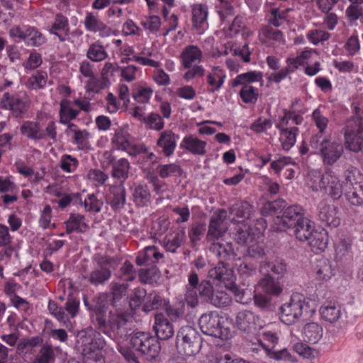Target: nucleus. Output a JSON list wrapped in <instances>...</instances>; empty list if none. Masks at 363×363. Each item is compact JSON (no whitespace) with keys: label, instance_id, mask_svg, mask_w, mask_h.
I'll return each instance as SVG.
<instances>
[{"label":"nucleus","instance_id":"nucleus-1","mask_svg":"<svg viewBox=\"0 0 363 363\" xmlns=\"http://www.w3.org/2000/svg\"><path fill=\"white\" fill-rule=\"evenodd\" d=\"M131 348L139 352L150 363L162 361L161 345L159 340L148 333L137 332L130 337Z\"/></svg>","mask_w":363,"mask_h":363},{"label":"nucleus","instance_id":"nucleus-2","mask_svg":"<svg viewBox=\"0 0 363 363\" xmlns=\"http://www.w3.org/2000/svg\"><path fill=\"white\" fill-rule=\"evenodd\" d=\"M213 291V286L210 281L203 279L200 281L198 274L191 271L188 276L184 300L189 306L195 308L199 304V298L208 303Z\"/></svg>","mask_w":363,"mask_h":363},{"label":"nucleus","instance_id":"nucleus-3","mask_svg":"<svg viewBox=\"0 0 363 363\" xmlns=\"http://www.w3.org/2000/svg\"><path fill=\"white\" fill-rule=\"evenodd\" d=\"M310 145L318 150L325 164H334L342 155L344 147L341 142L333 138L330 135L312 136Z\"/></svg>","mask_w":363,"mask_h":363},{"label":"nucleus","instance_id":"nucleus-4","mask_svg":"<svg viewBox=\"0 0 363 363\" xmlns=\"http://www.w3.org/2000/svg\"><path fill=\"white\" fill-rule=\"evenodd\" d=\"M345 199L357 207L363 206V175L359 170L352 166L344 172Z\"/></svg>","mask_w":363,"mask_h":363},{"label":"nucleus","instance_id":"nucleus-5","mask_svg":"<svg viewBox=\"0 0 363 363\" xmlns=\"http://www.w3.org/2000/svg\"><path fill=\"white\" fill-rule=\"evenodd\" d=\"M128 315L125 313L109 312V318L106 320V328L98 330L116 341H124L132 335L133 331L128 320Z\"/></svg>","mask_w":363,"mask_h":363},{"label":"nucleus","instance_id":"nucleus-6","mask_svg":"<svg viewBox=\"0 0 363 363\" xmlns=\"http://www.w3.org/2000/svg\"><path fill=\"white\" fill-rule=\"evenodd\" d=\"M176 338V345L184 354L190 357L200 352L202 338L196 328L190 325L182 326L177 332Z\"/></svg>","mask_w":363,"mask_h":363},{"label":"nucleus","instance_id":"nucleus-7","mask_svg":"<svg viewBox=\"0 0 363 363\" xmlns=\"http://www.w3.org/2000/svg\"><path fill=\"white\" fill-rule=\"evenodd\" d=\"M106 345V341L100 331L87 328L79 331L76 335L74 347L82 355L90 352H99Z\"/></svg>","mask_w":363,"mask_h":363},{"label":"nucleus","instance_id":"nucleus-8","mask_svg":"<svg viewBox=\"0 0 363 363\" xmlns=\"http://www.w3.org/2000/svg\"><path fill=\"white\" fill-rule=\"evenodd\" d=\"M308 308V304L299 295L291 297L289 302L281 305L279 309L280 320L287 325L296 323Z\"/></svg>","mask_w":363,"mask_h":363},{"label":"nucleus","instance_id":"nucleus-9","mask_svg":"<svg viewBox=\"0 0 363 363\" xmlns=\"http://www.w3.org/2000/svg\"><path fill=\"white\" fill-rule=\"evenodd\" d=\"M224 319L216 311H208L201 315L199 325L205 335L216 338L227 339L228 330L223 325Z\"/></svg>","mask_w":363,"mask_h":363},{"label":"nucleus","instance_id":"nucleus-10","mask_svg":"<svg viewBox=\"0 0 363 363\" xmlns=\"http://www.w3.org/2000/svg\"><path fill=\"white\" fill-rule=\"evenodd\" d=\"M362 133L363 118L359 115L352 117L346 125L345 133L346 147L353 152L362 150L363 139L361 134Z\"/></svg>","mask_w":363,"mask_h":363},{"label":"nucleus","instance_id":"nucleus-11","mask_svg":"<svg viewBox=\"0 0 363 363\" xmlns=\"http://www.w3.org/2000/svg\"><path fill=\"white\" fill-rule=\"evenodd\" d=\"M316 190H323L325 193L333 200H338L345 194V180L342 184L339 179L332 174V172H326L324 174H318Z\"/></svg>","mask_w":363,"mask_h":363},{"label":"nucleus","instance_id":"nucleus-12","mask_svg":"<svg viewBox=\"0 0 363 363\" xmlns=\"http://www.w3.org/2000/svg\"><path fill=\"white\" fill-rule=\"evenodd\" d=\"M235 324L239 330L247 333H256L263 328V321L260 318L247 310L238 313Z\"/></svg>","mask_w":363,"mask_h":363},{"label":"nucleus","instance_id":"nucleus-13","mask_svg":"<svg viewBox=\"0 0 363 363\" xmlns=\"http://www.w3.org/2000/svg\"><path fill=\"white\" fill-rule=\"evenodd\" d=\"M3 108L10 110L13 117L22 118L29 108L28 100L23 99L18 95H11L9 92L4 94L1 99Z\"/></svg>","mask_w":363,"mask_h":363},{"label":"nucleus","instance_id":"nucleus-14","mask_svg":"<svg viewBox=\"0 0 363 363\" xmlns=\"http://www.w3.org/2000/svg\"><path fill=\"white\" fill-rule=\"evenodd\" d=\"M108 294L106 293L99 294L92 300V323L96 330H104L106 328V313L108 309L107 304Z\"/></svg>","mask_w":363,"mask_h":363},{"label":"nucleus","instance_id":"nucleus-15","mask_svg":"<svg viewBox=\"0 0 363 363\" xmlns=\"http://www.w3.org/2000/svg\"><path fill=\"white\" fill-rule=\"evenodd\" d=\"M227 211L225 209H219L211 217L207 238L209 240H217L223 237L228 230L225 223Z\"/></svg>","mask_w":363,"mask_h":363},{"label":"nucleus","instance_id":"nucleus-16","mask_svg":"<svg viewBox=\"0 0 363 363\" xmlns=\"http://www.w3.org/2000/svg\"><path fill=\"white\" fill-rule=\"evenodd\" d=\"M210 250L216 253L219 259L218 263L215 267H223L227 270H232L228 262L235 259L237 253L231 242H213Z\"/></svg>","mask_w":363,"mask_h":363},{"label":"nucleus","instance_id":"nucleus-17","mask_svg":"<svg viewBox=\"0 0 363 363\" xmlns=\"http://www.w3.org/2000/svg\"><path fill=\"white\" fill-rule=\"evenodd\" d=\"M208 277L223 283L225 288L235 296H242V291L235 283V276L233 270H227L223 267H214L208 271Z\"/></svg>","mask_w":363,"mask_h":363},{"label":"nucleus","instance_id":"nucleus-18","mask_svg":"<svg viewBox=\"0 0 363 363\" xmlns=\"http://www.w3.org/2000/svg\"><path fill=\"white\" fill-rule=\"evenodd\" d=\"M341 213L334 205L320 203L318 206V216L319 220L325 226L333 228H337L341 223Z\"/></svg>","mask_w":363,"mask_h":363},{"label":"nucleus","instance_id":"nucleus-19","mask_svg":"<svg viewBox=\"0 0 363 363\" xmlns=\"http://www.w3.org/2000/svg\"><path fill=\"white\" fill-rule=\"evenodd\" d=\"M279 223L289 229H293L304 218V211L299 205H292L282 209L281 216H277Z\"/></svg>","mask_w":363,"mask_h":363},{"label":"nucleus","instance_id":"nucleus-20","mask_svg":"<svg viewBox=\"0 0 363 363\" xmlns=\"http://www.w3.org/2000/svg\"><path fill=\"white\" fill-rule=\"evenodd\" d=\"M153 330L158 340H169L174 335V328L172 323L162 313H155Z\"/></svg>","mask_w":363,"mask_h":363},{"label":"nucleus","instance_id":"nucleus-21","mask_svg":"<svg viewBox=\"0 0 363 363\" xmlns=\"http://www.w3.org/2000/svg\"><path fill=\"white\" fill-rule=\"evenodd\" d=\"M108 203L114 211L123 209L126 203V191L123 184L113 185L109 188Z\"/></svg>","mask_w":363,"mask_h":363},{"label":"nucleus","instance_id":"nucleus-22","mask_svg":"<svg viewBox=\"0 0 363 363\" xmlns=\"http://www.w3.org/2000/svg\"><path fill=\"white\" fill-rule=\"evenodd\" d=\"M206 142L193 135H189L183 138L180 147L188 150L193 155H204L206 153Z\"/></svg>","mask_w":363,"mask_h":363},{"label":"nucleus","instance_id":"nucleus-23","mask_svg":"<svg viewBox=\"0 0 363 363\" xmlns=\"http://www.w3.org/2000/svg\"><path fill=\"white\" fill-rule=\"evenodd\" d=\"M307 242L314 253L323 252L328 244V233L324 229L320 231L314 230Z\"/></svg>","mask_w":363,"mask_h":363},{"label":"nucleus","instance_id":"nucleus-24","mask_svg":"<svg viewBox=\"0 0 363 363\" xmlns=\"http://www.w3.org/2000/svg\"><path fill=\"white\" fill-rule=\"evenodd\" d=\"M157 145L162 149L164 155L169 157L176 148V135L172 130H165L160 133Z\"/></svg>","mask_w":363,"mask_h":363},{"label":"nucleus","instance_id":"nucleus-25","mask_svg":"<svg viewBox=\"0 0 363 363\" xmlns=\"http://www.w3.org/2000/svg\"><path fill=\"white\" fill-rule=\"evenodd\" d=\"M258 286L262 291L270 296H277L283 291V287L280 282L269 274L264 276L260 279Z\"/></svg>","mask_w":363,"mask_h":363},{"label":"nucleus","instance_id":"nucleus-26","mask_svg":"<svg viewBox=\"0 0 363 363\" xmlns=\"http://www.w3.org/2000/svg\"><path fill=\"white\" fill-rule=\"evenodd\" d=\"M292 230L296 238L301 242H307L315 230L313 223L306 217Z\"/></svg>","mask_w":363,"mask_h":363},{"label":"nucleus","instance_id":"nucleus-27","mask_svg":"<svg viewBox=\"0 0 363 363\" xmlns=\"http://www.w3.org/2000/svg\"><path fill=\"white\" fill-rule=\"evenodd\" d=\"M201 57V50L195 45L186 47L181 54L182 65L186 69H189L194 62H199Z\"/></svg>","mask_w":363,"mask_h":363},{"label":"nucleus","instance_id":"nucleus-28","mask_svg":"<svg viewBox=\"0 0 363 363\" xmlns=\"http://www.w3.org/2000/svg\"><path fill=\"white\" fill-rule=\"evenodd\" d=\"M193 27L197 30L201 29L207 22L208 7L203 4H194L192 6Z\"/></svg>","mask_w":363,"mask_h":363},{"label":"nucleus","instance_id":"nucleus-29","mask_svg":"<svg viewBox=\"0 0 363 363\" xmlns=\"http://www.w3.org/2000/svg\"><path fill=\"white\" fill-rule=\"evenodd\" d=\"M130 163L128 160L125 158H121L113 163L111 170V177L121 182L120 184L124 183V182L128 178Z\"/></svg>","mask_w":363,"mask_h":363},{"label":"nucleus","instance_id":"nucleus-30","mask_svg":"<svg viewBox=\"0 0 363 363\" xmlns=\"http://www.w3.org/2000/svg\"><path fill=\"white\" fill-rule=\"evenodd\" d=\"M303 335L305 341L315 344L323 337V328L316 323H309L303 327Z\"/></svg>","mask_w":363,"mask_h":363},{"label":"nucleus","instance_id":"nucleus-31","mask_svg":"<svg viewBox=\"0 0 363 363\" xmlns=\"http://www.w3.org/2000/svg\"><path fill=\"white\" fill-rule=\"evenodd\" d=\"M69 24L67 18L62 13L56 15L55 22L50 28V32L60 38V41H65L68 35Z\"/></svg>","mask_w":363,"mask_h":363},{"label":"nucleus","instance_id":"nucleus-32","mask_svg":"<svg viewBox=\"0 0 363 363\" xmlns=\"http://www.w3.org/2000/svg\"><path fill=\"white\" fill-rule=\"evenodd\" d=\"M317 279L328 281L335 274V269L331 262L327 259H320L315 267Z\"/></svg>","mask_w":363,"mask_h":363},{"label":"nucleus","instance_id":"nucleus-33","mask_svg":"<svg viewBox=\"0 0 363 363\" xmlns=\"http://www.w3.org/2000/svg\"><path fill=\"white\" fill-rule=\"evenodd\" d=\"M84 26L86 29L91 32H103L108 35L110 29L92 13H88L84 19Z\"/></svg>","mask_w":363,"mask_h":363},{"label":"nucleus","instance_id":"nucleus-34","mask_svg":"<svg viewBox=\"0 0 363 363\" xmlns=\"http://www.w3.org/2000/svg\"><path fill=\"white\" fill-rule=\"evenodd\" d=\"M225 75L218 67H215L207 76V82L211 86V93L218 91L224 83Z\"/></svg>","mask_w":363,"mask_h":363},{"label":"nucleus","instance_id":"nucleus-35","mask_svg":"<svg viewBox=\"0 0 363 363\" xmlns=\"http://www.w3.org/2000/svg\"><path fill=\"white\" fill-rule=\"evenodd\" d=\"M128 288L129 285L125 283L112 282L110 284V294L111 295L110 301L111 306H116L117 303L127 296Z\"/></svg>","mask_w":363,"mask_h":363},{"label":"nucleus","instance_id":"nucleus-36","mask_svg":"<svg viewBox=\"0 0 363 363\" xmlns=\"http://www.w3.org/2000/svg\"><path fill=\"white\" fill-rule=\"evenodd\" d=\"M22 134L33 140H41L45 138V133L40 130L39 124L33 121H27L21 127Z\"/></svg>","mask_w":363,"mask_h":363},{"label":"nucleus","instance_id":"nucleus-37","mask_svg":"<svg viewBox=\"0 0 363 363\" xmlns=\"http://www.w3.org/2000/svg\"><path fill=\"white\" fill-rule=\"evenodd\" d=\"M111 271L108 268L97 267L91 272L89 280L96 286L104 285L111 279Z\"/></svg>","mask_w":363,"mask_h":363},{"label":"nucleus","instance_id":"nucleus-38","mask_svg":"<svg viewBox=\"0 0 363 363\" xmlns=\"http://www.w3.org/2000/svg\"><path fill=\"white\" fill-rule=\"evenodd\" d=\"M262 73L261 72L251 71L240 74L232 82V86L235 87L239 85L242 86L245 84H250L252 82H260L262 80Z\"/></svg>","mask_w":363,"mask_h":363},{"label":"nucleus","instance_id":"nucleus-39","mask_svg":"<svg viewBox=\"0 0 363 363\" xmlns=\"http://www.w3.org/2000/svg\"><path fill=\"white\" fill-rule=\"evenodd\" d=\"M321 318L330 323L336 322L340 317V308L335 303H330L320 308Z\"/></svg>","mask_w":363,"mask_h":363},{"label":"nucleus","instance_id":"nucleus-40","mask_svg":"<svg viewBox=\"0 0 363 363\" xmlns=\"http://www.w3.org/2000/svg\"><path fill=\"white\" fill-rule=\"evenodd\" d=\"M134 202L140 206H147L150 201V193L147 185H138L133 190Z\"/></svg>","mask_w":363,"mask_h":363},{"label":"nucleus","instance_id":"nucleus-41","mask_svg":"<svg viewBox=\"0 0 363 363\" xmlns=\"http://www.w3.org/2000/svg\"><path fill=\"white\" fill-rule=\"evenodd\" d=\"M298 128L293 127L289 129L280 130V141L284 150H289L296 143Z\"/></svg>","mask_w":363,"mask_h":363},{"label":"nucleus","instance_id":"nucleus-42","mask_svg":"<svg viewBox=\"0 0 363 363\" xmlns=\"http://www.w3.org/2000/svg\"><path fill=\"white\" fill-rule=\"evenodd\" d=\"M55 360L53 347L50 344H45L34 358L33 363H50Z\"/></svg>","mask_w":363,"mask_h":363},{"label":"nucleus","instance_id":"nucleus-43","mask_svg":"<svg viewBox=\"0 0 363 363\" xmlns=\"http://www.w3.org/2000/svg\"><path fill=\"white\" fill-rule=\"evenodd\" d=\"M186 237L184 229L177 231L174 235L170 238H166L164 240V247L171 252H175L183 243Z\"/></svg>","mask_w":363,"mask_h":363},{"label":"nucleus","instance_id":"nucleus-44","mask_svg":"<svg viewBox=\"0 0 363 363\" xmlns=\"http://www.w3.org/2000/svg\"><path fill=\"white\" fill-rule=\"evenodd\" d=\"M252 212V206L247 202H241L230 208V213L238 218L249 219Z\"/></svg>","mask_w":363,"mask_h":363},{"label":"nucleus","instance_id":"nucleus-45","mask_svg":"<svg viewBox=\"0 0 363 363\" xmlns=\"http://www.w3.org/2000/svg\"><path fill=\"white\" fill-rule=\"evenodd\" d=\"M157 171L160 177L163 179L171 176L180 177L183 173L181 167L175 163L159 165Z\"/></svg>","mask_w":363,"mask_h":363},{"label":"nucleus","instance_id":"nucleus-46","mask_svg":"<svg viewBox=\"0 0 363 363\" xmlns=\"http://www.w3.org/2000/svg\"><path fill=\"white\" fill-rule=\"evenodd\" d=\"M239 95L245 104H255L258 99L259 91L250 84L242 86Z\"/></svg>","mask_w":363,"mask_h":363},{"label":"nucleus","instance_id":"nucleus-47","mask_svg":"<svg viewBox=\"0 0 363 363\" xmlns=\"http://www.w3.org/2000/svg\"><path fill=\"white\" fill-rule=\"evenodd\" d=\"M231 303L230 296L223 291H214L208 302L216 307H225Z\"/></svg>","mask_w":363,"mask_h":363},{"label":"nucleus","instance_id":"nucleus-48","mask_svg":"<svg viewBox=\"0 0 363 363\" xmlns=\"http://www.w3.org/2000/svg\"><path fill=\"white\" fill-rule=\"evenodd\" d=\"M261 269H270V271L274 274H277L279 277H282L286 273L287 267L283 260H275L272 263L263 262L260 264Z\"/></svg>","mask_w":363,"mask_h":363},{"label":"nucleus","instance_id":"nucleus-49","mask_svg":"<svg viewBox=\"0 0 363 363\" xmlns=\"http://www.w3.org/2000/svg\"><path fill=\"white\" fill-rule=\"evenodd\" d=\"M112 142L118 150H126L130 146L128 135L121 128H118L115 131Z\"/></svg>","mask_w":363,"mask_h":363},{"label":"nucleus","instance_id":"nucleus-50","mask_svg":"<svg viewBox=\"0 0 363 363\" xmlns=\"http://www.w3.org/2000/svg\"><path fill=\"white\" fill-rule=\"evenodd\" d=\"M312 118L316 127L319 129L318 133L313 136H320V138L325 137V135H324L323 133L328 126V119L321 114L318 108L313 112Z\"/></svg>","mask_w":363,"mask_h":363},{"label":"nucleus","instance_id":"nucleus-51","mask_svg":"<svg viewBox=\"0 0 363 363\" xmlns=\"http://www.w3.org/2000/svg\"><path fill=\"white\" fill-rule=\"evenodd\" d=\"M163 304V299L156 293H151L147 297V301L143 306V310L150 312L160 308Z\"/></svg>","mask_w":363,"mask_h":363},{"label":"nucleus","instance_id":"nucleus-52","mask_svg":"<svg viewBox=\"0 0 363 363\" xmlns=\"http://www.w3.org/2000/svg\"><path fill=\"white\" fill-rule=\"evenodd\" d=\"M90 135V133L86 130L74 131L72 138L74 142L77 144L78 149L86 150L89 147L88 140Z\"/></svg>","mask_w":363,"mask_h":363},{"label":"nucleus","instance_id":"nucleus-53","mask_svg":"<svg viewBox=\"0 0 363 363\" xmlns=\"http://www.w3.org/2000/svg\"><path fill=\"white\" fill-rule=\"evenodd\" d=\"M268 251L265 249L264 244L253 242L247 247V255L253 259H262L267 256Z\"/></svg>","mask_w":363,"mask_h":363},{"label":"nucleus","instance_id":"nucleus-54","mask_svg":"<svg viewBox=\"0 0 363 363\" xmlns=\"http://www.w3.org/2000/svg\"><path fill=\"white\" fill-rule=\"evenodd\" d=\"M84 219V216L83 215L78 213L71 214L68 220L66 222V233L69 234L74 231L81 232L79 226Z\"/></svg>","mask_w":363,"mask_h":363},{"label":"nucleus","instance_id":"nucleus-55","mask_svg":"<svg viewBox=\"0 0 363 363\" xmlns=\"http://www.w3.org/2000/svg\"><path fill=\"white\" fill-rule=\"evenodd\" d=\"M87 57L92 61L99 62L107 57V53L101 45L93 44L88 50Z\"/></svg>","mask_w":363,"mask_h":363},{"label":"nucleus","instance_id":"nucleus-56","mask_svg":"<svg viewBox=\"0 0 363 363\" xmlns=\"http://www.w3.org/2000/svg\"><path fill=\"white\" fill-rule=\"evenodd\" d=\"M149 128L156 130H161L164 125L162 118L156 113H151L148 116L145 117L144 121Z\"/></svg>","mask_w":363,"mask_h":363},{"label":"nucleus","instance_id":"nucleus-57","mask_svg":"<svg viewBox=\"0 0 363 363\" xmlns=\"http://www.w3.org/2000/svg\"><path fill=\"white\" fill-rule=\"evenodd\" d=\"M284 201H274L267 202L262 208V214L267 215H274L279 211L282 212V209L284 208Z\"/></svg>","mask_w":363,"mask_h":363},{"label":"nucleus","instance_id":"nucleus-58","mask_svg":"<svg viewBox=\"0 0 363 363\" xmlns=\"http://www.w3.org/2000/svg\"><path fill=\"white\" fill-rule=\"evenodd\" d=\"M104 203L99 200L94 194H89L84 201V208L87 211L99 212Z\"/></svg>","mask_w":363,"mask_h":363},{"label":"nucleus","instance_id":"nucleus-59","mask_svg":"<svg viewBox=\"0 0 363 363\" xmlns=\"http://www.w3.org/2000/svg\"><path fill=\"white\" fill-rule=\"evenodd\" d=\"M290 165L295 167V163L290 157H283L273 161L270 166L275 174H279L281 170L286 171V169Z\"/></svg>","mask_w":363,"mask_h":363},{"label":"nucleus","instance_id":"nucleus-60","mask_svg":"<svg viewBox=\"0 0 363 363\" xmlns=\"http://www.w3.org/2000/svg\"><path fill=\"white\" fill-rule=\"evenodd\" d=\"M262 345L266 350L272 353V357L274 359L277 360H289L291 362L294 361L287 349L284 348L282 350H276L275 345H273L272 347H265L264 344Z\"/></svg>","mask_w":363,"mask_h":363},{"label":"nucleus","instance_id":"nucleus-61","mask_svg":"<svg viewBox=\"0 0 363 363\" xmlns=\"http://www.w3.org/2000/svg\"><path fill=\"white\" fill-rule=\"evenodd\" d=\"M48 307L50 313L53 315L57 320L63 323H66L67 318L64 309L59 306L55 301L50 300Z\"/></svg>","mask_w":363,"mask_h":363},{"label":"nucleus","instance_id":"nucleus-62","mask_svg":"<svg viewBox=\"0 0 363 363\" xmlns=\"http://www.w3.org/2000/svg\"><path fill=\"white\" fill-rule=\"evenodd\" d=\"M27 32L28 33H26L27 37L26 40L28 45L39 46L44 43L43 35L35 28H29Z\"/></svg>","mask_w":363,"mask_h":363},{"label":"nucleus","instance_id":"nucleus-63","mask_svg":"<svg viewBox=\"0 0 363 363\" xmlns=\"http://www.w3.org/2000/svg\"><path fill=\"white\" fill-rule=\"evenodd\" d=\"M330 34L328 32L315 30L308 33L307 37L308 40L313 44L317 45L320 42L325 41L329 39Z\"/></svg>","mask_w":363,"mask_h":363},{"label":"nucleus","instance_id":"nucleus-64","mask_svg":"<svg viewBox=\"0 0 363 363\" xmlns=\"http://www.w3.org/2000/svg\"><path fill=\"white\" fill-rule=\"evenodd\" d=\"M78 165V160L69 155H65L61 159L60 167L67 172H73Z\"/></svg>","mask_w":363,"mask_h":363}]
</instances>
